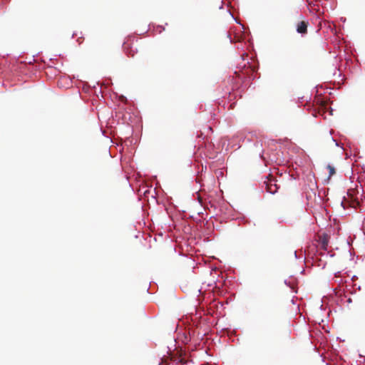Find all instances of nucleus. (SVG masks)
Wrapping results in <instances>:
<instances>
[{
    "instance_id": "423d86ee",
    "label": "nucleus",
    "mask_w": 365,
    "mask_h": 365,
    "mask_svg": "<svg viewBox=\"0 0 365 365\" xmlns=\"http://www.w3.org/2000/svg\"><path fill=\"white\" fill-rule=\"evenodd\" d=\"M217 4H218V6H219V8H220V9H222V1H221V0H217Z\"/></svg>"
},
{
    "instance_id": "20e7f679",
    "label": "nucleus",
    "mask_w": 365,
    "mask_h": 365,
    "mask_svg": "<svg viewBox=\"0 0 365 365\" xmlns=\"http://www.w3.org/2000/svg\"><path fill=\"white\" fill-rule=\"evenodd\" d=\"M319 244L322 249L326 250L329 244V236L325 234L320 235L319 237Z\"/></svg>"
},
{
    "instance_id": "f03ea898",
    "label": "nucleus",
    "mask_w": 365,
    "mask_h": 365,
    "mask_svg": "<svg viewBox=\"0 0 365 365\" xmlns=\"http://www.w3.org/2000/svg\"><path fill=\"white\" fill-rule=\"evenodd\" d=\"M264 184L265 185L267 192L271 194H274L277 192L279 187L273 178H268L267 180L264 182Z\"/></svg>"
},
{
    "instance_id": "39448f33",
    "label": "nucleus",
    "mask_w": 365,
    "mask_h": 365,
    "mask_svg": "<svg viewBox=\"0 0 365 365\" xmlns=\"http://www.w3.org/2000/svg\"><path fill=\"white\" fill-rule=\"evenodd\" d=\"M327 168L329 170V178H331L336 173L335 168L333 166L328 165Z\"/></svg>"
},
{
    "instance_id": "7ed1b4c3",
    "label": "nucleus",
    "mask_w": 365,
    "mask_h": 365,
    "mask_svg": "<svg viewBox=\"0 0 365 365\" xmlns=\"http://www.w3.org/2000/svg\"><path fill=\"white\" fill-rule=\"evenodd\" d=\"M308 21H301L297 24V31L302 35L307 33Z\"/></svg>"
},
{
    "instance_id": "f257e3e1",
    "label": "nucleus",
    "mask_w": 365,
    "mask_h": 365,
    "mask_svg": "<svg viewBox=\"0 0 365 365\" xmlns=\"http://www.w3.org/2000/svg\"><path fill=\"white\" fill-rule=\"evenodd\" d=\"M123 48L125 54L129 57H134L135 55L138 52V45L128 40L124 42Z\"/></svg>"
}]
</instances>
